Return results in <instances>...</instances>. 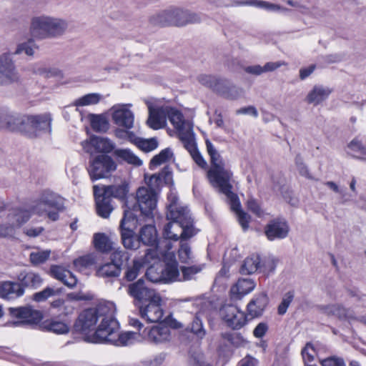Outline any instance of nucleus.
<instances>
[{"instance_id": "nucleus-16", "label": "nucleus", "mask_w": 366, "mask_h": 366, "mask_svg": "<svg viewBox=\"0 0 366 366\" xmlns=\"http://www.w3.org/2000/svg\"><path fill=\"white\" fill-rule=\"evenodd\" d=\"M131 104H117L112 107V118L114 123L126 129H130L134 127V114L129 109Z\"/></svg>"}, {"instance_id": "nucleus-60", "label": "nucleus", "mask_w": 366, "mask_h": 366, "mask_svg": "<svg viewBox=\"0 0 366 366\" xmlns=\"http://www.w3.org/2000/svg\"><path fill=\"white\" fill-rule=\"evenodd\" d=\"M44 77L45 78H55L56 79H62L64 77L63 71L56 67L45 66Z\"/></svg>"}, {"instance_id": "nucleus-47", "label": "nucleus", "mask_w": 366, "mask_h": 366, "mask_svg": "<svg viewBox=\"0 0 366 366\" xmlns=\"http://www.w3.org/2000/svg\"><path fill=\"white\" fill-rule=\"evenodd\" d=\"M127 186L125 184H121L117 186H109L104 189L103 193L109 197L110 196H112L116 198L124 199L127 195Z\"/></svg>"}, {"instance_id": "nucleus-7", "label": "nucleus", "mask_w": 366, "mask_h": 366, "mask_svg": "<svg viewBox=\"0 0 366 366\" xmlns=\"http://www.w3.org/2000/svg\"><path fill=\"white\" fill-rule=\"evenodd\" d=\"M172 248V244L164 241L153 249L157 259L159 261L162 259L164 261V267L162 265V272L164 274V282L182 281L174 254L170 252Z\"/></svg>"}, {"instance_id": "nucleus-61", "label": "nucleus", "mask_w": 366, "mask_h": 366, "mask_svg": "<svg viewBox=\"0 0 366 366\" xmlns=\"http://www.w3.org/2000/svg\"><path fill=\"white\" fill-rule=\"evenodd\" d=\"M201 271V267L198 266H192L188 267H182V280H190L192 276L199 272Z\"/></svg>"}, {"instance_id": "nucleus-2", "label": "nucleus", "mask_w": 366, "mask_h": 366, "mask_svg": "<svg viewBox=\"0 0 366 366\" xmlns=\"http://www.w3.org/2000/svg\"><path fill=\"white\" fill-rule=\"evenodd\" d=\"M51 122L49 114L21 115L8 107H0V129L18 132L34 137L41 131L50 132Z\"/></svg>"}, {"instance_id": "nucleus-41", "label": "nucleus", "mask_w": 366, "mask_h": 366, "mask_svg": "<svg viewBox=\"0 0 366 366\" xmlns=\"http://www.w3.org/2000/svg\"><path fill=\"white\" fill-rule=\"evenodd\" d=\"M114 154L118 158L127 162L129 164L135 166H140L142 164V160L132 153L129 149H119L114 151Z\"/></svg>"}, {"instance_id": "nucleus-46", "label": "nucleus", "mask_w": 366, "mask_h": 366, "mask_svg": "<svg viewBox=\"0 0 366 366\" xmlns=\"http://www.w3.org/2000/svg\"><path fill=\"white\" fill-rule=\"evenodd\" d=\"M134 142L139 149L145 152H152L158 147V142L156 138H136Z\"/></svg>"}, {"instance_id": "nucleus-14", "label": "nucleus", "mask_w": 366, "mask_h": 366, "mask_svg": "<svg viewBox=\"0 0 366 366\" xmlns=\"http://www.w3.org/2000/svg\"><path fill=\"white\" fill-rule=\"evenodd\" d=\"M19 79L15 61L11 52L0 54V86L8 85Z\"/></svg>"}, {"instance_id": "nucleus-58", "label": "nucleus", "mask_w": 366, "mask_h": 366, "mask_svg": "<svg viewBox=\"0 0 366 366\" xmlns=\"http://www.w3.org/2000/svg\"><path fill=\"white\" fill-rule=\"evenodd\" d=\"M46 327L48 330L56 334H66L69 332V326L62 322L52 321Z\"/></svg>"}, {"instance_id": "nucleus-49", "label": "nucleus", "mask_w": 366, "mask_h": 366, "mask_svg": "<svg viewBox=\"0 0 366 366\" xmlns=\"http://www.w3.org/2000/svg\"><path fill=\"white\" fill-rule=\"evenodd\" d=\"M51 250H39L33 251L29 254V259L33 265H39L44 263L49 258Z\"/></svg>"}, {"instance_id": "nucleus-26", "label": "nucleus", "mask_w": 366, "mask_h": 366, "mask_svg": "<svg viewBox=\"0 0 366 366\" xmlns=\"http://www.w3.org/2000/svg\"><path fill=\"white\" fill-rule=\"evenodd\" d=\"M154 252L153 249L147 250L144 257L137 258L133 260L132 264L127 267L125 272V278L128 281H132L137 277L139 272L144 264L152 263L154 259Z\"/></svg>"}, {"instance_id": "nucleus-3", "label": "nucleus", "mask_w": 366, "mask_h": 366, "mask_svg": "<svg viewBox=\"0 0 366 366\" xmlns=\"http://www.w3.org/2000/svg\"><path fill=\"white\" fill-rule=\"evenodd\" d=\"M67 28L68 23L65 19L49 16L35 17L31 25L33 34L40 38L60 36Z\"/></svg>"}, {"instance_id": "nucleus-52", "label": "nucleus", "mask_w": 366, "mask_h": 366, "mask_svg": "<svg viewBox=\"0 0 366 366\" xmlns=\"http://www.w3.org/2000/svg\"><path fill=\"white\" fill-rule=\"evenodd\" d=\"M96 262V258L93 254H86L76 259L74 261V267L79 271H81Z\"/></svg>"}, {"instance_id": "nucleus-50", "label": "nucleus", "mask_w": 366, "mask_h": 366, "mask_svg": "<svg viewBox=\"0 0 366 366\" xmlns=\"http://www.w3.org/2000/svg\"><path fill=\"white\" fill-rule=\"evenodd\" d=\"M321 311L327 315H334L339 318L346 316V310L339 305H322L320 307Z\"/></svg>"}, {"instance_id": "nucleus-42", "label": "nucleus", "mask_w": 366, "mask_h": 366, "mask_svg": "<svg viewBox=\"0 0 366 366\" xmlns=\"http://www.w3.org/2000/svg\"><path fill=\"white\" fill-rule=\"evenodd\" d=\"M173 158V152L169 148L162 150L158 154L153 157L150 161V168L153 169L162 164L169 162Z\"/></svg>"}, {"instance_id": "nucleus-10", "label": "nucleus", "mask_w": 366, "mask_h": 366, "mask_svg": "<svg viewBox=\"0 0 366 366\" xmlns=\"http://www.w3.org/2000/svg\"><path fill=\"white\" fill-rule=\"evenodd\" d=\"M117 169L114 159L106 154H99L89 161L88 172L92 180L109 177Z\"/></svg>"}, {"instance_id": "nucleus-57", "label": "nucleus", "mask_w": 366, "mask_h": 366, "mask_svg": "<svg viewBox=\"0 0 366 366\" xmlns=\"http://www.w3.org/2000/svg\"><path fill=\"white\" fill-rule=\"evenodd\" d=\"M294 297V292L292 291H289L283 295L282 301L277 308V312L280 315H283L286 313L287 308L293 301Z\"/></svg>"}, {"instance_id": "nucleus-55", "label": "nucleus", "mask_w": 366, "mask_h": 366, "mask_svg": "<svg viewBox=\"0 0 366 366\" xmlns=\"http://www.w3.org/2000/svg\"><path fill=\"white\" fill-rule=\"evenodd\" d=\"M92 128L97 132H106L109 129V123L105 117L101 115H93L91 118Z\"/></svg>"}, {"instance_id": "nucleus-31", "label": "nucleus", "mask_w": 366, "mask_h": 366, "mask_svg": "<svg viewBox=\"0 0 366 366\" xmlns=\"http://www.w3.org/2000/svg\"><path fill=\"white\" fill-rule=\"evenodd\" d=\"M24 289L20 282L6 281L1 284L0 297L4 299L11 300L22 296Z\"/></svg>"}, {"instance_id": "nucleus-38", "label": "nucleus", "mask_w": 366, "mask_h": 366, "mask_svg": "<svg viewBox=\"0 0 366 366\" xmlns=\"http://www.w3.org/2000/svg\"><path fill=\"white\" fill-rule=\"evenodd\" d=\"M94 244L95 248L102 252H107L113 247V242L104 233L94 234Z\"/></svg>"}, {"instance_id": "nucleus-9", "label": "nucleus", "mask_w": 366, "mask_h": 366, "mask_svg": "<svg viewBox=\"0 0 366 366\" xmlns=\"http://www.w3.org/2000/svg\"><path fill=\"white\" fill-rule=\"evenodd\" d=\"M137 224L138 219L133 214V211L128 207V209L124 211V217L119 226L122 244L127 249H137L139 247L141 240L139 237L137 239L134 233Z\"/></svg>"}, {"instance_id": "nucleus-27", "label": "nucleus", "mask_w": 366, "mask_h": 366, "mask_svg": "<svg viewBox=\"0 0 366 366\" xmlns=\"http://www.w3.org/2000/svg\"><path fill=\"white\" fill-rule=\"evenodd\" d=\"M167 219L169 221L178 222L182 224L193 227V220L189 211L186 207L182 205L178 207L167 206Z\"/></svg>"}, {"instance_id": "nucleus-20", "label": "nucleus", "mask_w": 366, "mask_h": 366, "mask_svg": "<svg viewBox=\"0 0 366 366\" xmlns=\"http://www.w3.org/2000/svg\"><path fill=\"white\" fill-rule=\"evenodd\" d=\"M82 147L89 153L93 152L92 149L97 152L109 153L114 149V144L107 137L92 136L82 142Z\"/></svg>"}, {"instance_id": "nucleus-21", "label": "nucleus", "mask_w": 366, "mask_h": 366, "mask_svg": "<svg viewBox=\"0 0 366 366\" xmlns=\"http://www.w3.org/2000/svg\"><path fill=\"white\" fill-rule=\"evenodd\" d=\"M144 337L155 344H162L169 342L172 339L171 329L167 325H157L151 328H146L142 332Z\"/></svg>"}, {"instance_id": "nucleus-48", "label": "nucleus", "mask_w": 366, "mask_h": 366, "mask_svg": "<svg viewBox=\"0 0 366 366\" xmlns=\"http://www.w3.org/2000/svg\"><path fill=\"white\" fill-rule=\"evenodd\" d=\"M185 148L189 152L190 154L192 157L194 161L198 164L200 167H205L207 165L206 162L202 158L199 152L197 150L195 142H194V137H192L191 146L187 144V142H183Z\"/></svg>"}, {"instance_id": "nucleus-43", "label": "nucleus", "mask_w": 366, "mask_h": 366, "mask_svg": "<svg viewBox=\"0 0 366 366\" xmlns=\"http://www.w3.org/2000/svg\"><path fill=\"white\" fill-rule=\"evenodd\" d=\"M178 257L180 262L185 264L193 263L195 259L190 246L187 242H181Z\"/></svg>"}, {"instance_id": "nucleus-63", "label": "nucleus", "mask_w": 366, "mask_h": 366, "mask_svg": "<svg viewBox=\"0 0 366 366\" xmlns=\"http://www.w3.org/2000/svg\"><path fill=\"white\" fill-rule=\"evenodd\" d=\"M146 182L148 185L147 188L155 191V189L157 188L162 182L161 174H152L148 179L146 178Z\"/></svg>"}, {"instance_id": "nucleus-1", "label": "nucleus", "mask_w": 366, "mask_h": 366, "mask_svg": "<svg viewBox=\"0 0 366 366\" xmlns=\"http://www.w3.org/2000/svg\"><path fill=\"white\" fill-rule=\"evenodd\" d=\"M116 308L113 302L104 301L97 307L84 310L79 316L74 327L76 330L89 333L94 332L97 341L102 342L108 336L107 330L113 331L117 327V320L114 317Z\"/></svg>"}, {"instance_id": "nucleus-39", "label": "nucleus", "mask_w": 366, "mask_h": 366, "mask_svg": "<svg viewBox=\"0 0 366 366\" xmlns=\"http://www.w3.org/2000/svg\"><path fill=\"white\" fill-rule=\"evenodd\" d=\"M260 259L258 255H252L245 259L241 267V272L244 274H253L259 267Z\"/></svg>"}, {"instance_id": "nucleus-34", "label": "nucleus", "mask_w": 366, "mask_h": 366, "mask_svg": "<svg viewBox=\"0 0 366 366\" xmlns=\"http://www.w3.org/2000/svg\"><path fill=\"white\" fill-rule=\"evenodd\" d=\"M17 279L24 289V287L36 289L41 286L44 281L39 273L32 271L21 272Z\"/></svg>"}, {"instance_id": "nucleus-37", "label": "nucleus", "mask_w": 366, "mask_h": 366, "mask_svg": "<svg viewBox=\"0 0 366 366\" xmlns=\"http://www.w3.org/2000/svg\"><path fill=\"white\" fill-rule=\"evenodd\" d=\"M139 239L144 244H154L157 241L156 227L151 224H146L142 227L139 231Z\"/></svg>"}, {"instance_id": "nucleus-53", "label": "nucleus", "mask_w": 366, "mask_h": 366, "mask_svg": "<svg viewBox=\"0 0 366 366\" xmlns=\"http://www.w3.org/2000/svg\"><path fill=\"white\" fill-rule=\"evenodd\" d=\"M111 258V262L122 269V267L124 264L129 260V254L125 251L117 249L112 252Z\"/></svg>"}, {"instance_id": "nucleus-56", "label": "nucleus", "mask_w": 366, "mask_h": 366, "mask_svg": "<svg viewBox=\"0 0 366 366\" xmlns=\"http://www.w3.org/2000/svg\"><path fill=\"white\" fill-rule=\"evenodd\" d=\"M199 81L203 85H205L214 90H219V85L222 84V81L216 76L209 75H202L199 77Z\"/></svg>"}, {"instance_id": "nucleus-64", "label": "nucleus", "mask_w": 366, "mask_h": 366, "mask_svg": "<svg viewBox=\"0 0 366 366\" xmlns=\"http://www.w3.org/2000/svg\"><path fill=\"white\" fill-rule=\"evenodd\" d=\"M247 205L248 209L249 211H251L252 212H253L257 216L261 217L262 215H263L264 212H263L262 209H261L259 204L255 199H249L247 201Z\"/></svg>"}, {"instance_id": "nucleus-29", "label": "nucleus", "mask_w": 366, "mask_h": 366, "mask_svg": "<svg viewBox=\"0 0 366 366\" xmlns=\"http://www.w3.org/2000/svg\"><path fill=\"white\" fill-rule=\"evenodd\" d=\"M94 194L96 199L97 214L103 218H107L113 210L111 198L105 195L104 193H101V190L97 185L94 186Z\"/></svg>"}, {"instance_id": "nucleus-23", "label": "nucleus", "mask_w": 366, "mask_h": 366, "mask_svg": "<svg viewBox=\"0 0 366 366\" xmlns=\"http://www.w3.org/2000/svg\"><path fill=\"white\" fill-rule=\"evenodd\" d=\"M290 227L283 219H274L267 224L264 233L267 239L272 241L276 239H284L287 237Z\"/></svg>"}, {"instance_id": "nucleus-6", "label": "nucleus", "mask_w": 366, "mask_h": 366, "mask_svg": "<svg viewBox=\"0 0 366 366\" xmlns=\"http://www.w3.org/2000/svg\"><path fill=\"white\" fill-rule=\"evenodd\" d=\"M16 208H26L29 209L31 215L32 214H46L50 219L55 221L59 218L56 211L62 208V199L52 192H44L31 206L17 207Z\"/></svg>"}, {"instance_id": "nucleus-54", "label": "nucleus", "mask_w": 366, "mask_h": 366, "mask_svg": "<svg viewBox=\"0 0 366 366\" xmlns=\"http://www.w3.org/2000/svg\"><path fill=\"white\" fill-rule=\"evenodd\" d=\"M61 292V289H54L53 287H47L42 291L35 293L33 296V299L36 302H42L47 300L49 297L56 295Z\"/></svg>"}, {"instance_id": "nucleus-28", "label": "nucleus", "mask_w": 366, "mask_h": 366, "mask_svg": "<svg viewBox=\"0 0 366 366\" xmlns=\"http://www.w3.org/2000/svg\"><path fill=\"white\" fill-rule=\"evenodd\" d=\"M332 89L323 85H315L305 97V102L314 106L319 105L327 100Z\"/></svg>"}, {"instance_id": "nucleus-8", "label": "nucleus", "mask_w": 366, "mask_h": 366, "mask_svg": "<svg viewBox=\"0 0 366 366\" xmlns=\"http://www.w3.org/2000/svg\"><path fill=\"white\" fill-rule=\"evenodd\" d=\"M31 218L29 209L26 208L14 207L9 210L6 222L0 223V237L11 238L16 234V230Z\"/></svg>"}, {"instance_id": "nucleus-4", "label": "nucleus", "mask_w": 366, "mask_h": 366, "mask_svg": "<svg viewBox=\"0 0 366 366\" xmlns=\"http://www.w3.org/2000/svg\"><path fill=\"white\" fill-rule=\"evenodd\" d=\"M149 21L154 25L161 26L169 25L181 26L188 23L199 22L200 18L194 13L180 9H169L154 14L150 17Z\"/></svg>"}, {"instance_id": "nucleus-13", "label": "nucleus", "mask_w": 366, "mask_h": 366, "mask_svg": "<svg viewBox=\"0 0 366 366\" xmlns=\"http://www.w3.org/2000/svg\"><path fill=\"white\" fill-rule=\"evenodd\" d=\"M195 234L196 231L194 227L182 224L178 222L169 221L164 227L163 237L164 239L159 242L157 245L164 241L169 242V240H185L192 237Z\"/></svg>"}, {"instance_id": "nucleus-33", "label": "nucleus", "mask_w": 366, "mask_h": 366, "mask_svg": "<svg viewBox=\"0 0 366 366\" xmlns=\"http://www.w3.org/2000/svg\"><path fill=\"white\" fill-rule=\"evenodd\" d=\"M268 297L265 292H260L254 296L247 305V310L252 317L262 315L267 305Z\"/></svg>"}, {"instance_id": "nucleus-25", "label": "nucleus", "mask_w": 366, "mask_h": 366, "mask_svg": "<svg viewBox=\"0 0 366 366\" xmlns=\"http://www.w3.org/2000/svg\"><path fill=\"white\" fill-rule=\"evenodd\" d=\"M162 299L158 296V300L149 301L148 305L140 308V313L142 317L145 318L148 322H157L160 321L164 315L162 308L161 307Z\"/></svg>"}, {"instance_id": "nucleus-40", "label": "nucleus", "mask_w": 366, "mask_h": 366, "mask_svg": "<svg viewBox=\"0 0 366 366\" xmlns=\"http://www.w3.org/2000/svg\"><path fill=\"white\" fill-rule=\"evenodd\" d=\"M121 269L112 262L100 266L97 270V275L100 277H115L119 276Z\"/></svg>"}, {"instance_id": "nucleus-11", "label": "nucleus", "mask_w": 366, "mask_h": 366, "mask_svg": "<svg viewBox=\"0 0 366 366\" xmlns=\"http://www.w3.org/2000/svg\"><path fill=\"white\" fill-rule=\"evenodd\" d=\"M137 204L134 211H139L141 215L152 219L157 206V193L146 187H139L136 193Z\"/></svg>"}, {"instance_id": "nucleus-62", "label": "nucleus", "mask_w": 366, "mask_h": 366, "mask_svg": "<svg viewBox=\"0 0 366 366\" xmlns=\"http://www.w3.org/2000/svg\"><path fill=\"white\" fill-rule=\"evenodd\" d=\"M191 330L196 334L199 337H202L204 335V330L202 327V321L198 317H196L193 320L191 325Z\"/></svg>"}, {"instance_id": "nucleus-35", "label": "nucleus", "mask_w": 366, "mask_h": 366, "mask_svg": "<svg viewBox=\"0 0 366 366\" xmlns=\"http://www.w3.org/2000/svg\"><path fill=\"white\" fill-rule=\"evenodd\" d=\"M237 6H251L257 8L263 9L268 11L278 12L287 11V9L282 7L279 4H273L264 0H247L242 1H237Z\"/></svg>"}, {"instance_id": "nucleus-51", "label": "nucleus", "mask_w": 366, "mask_h": 366, "mask_svg": "<svg viewBox=\"0 0 366 366\" xmlns=\"http://www.w3.org/2000/svg\"><path fill=\"white\" fill-rule=\"evenodd\" d=\"M100 99L101 96L99 94H88L77 99L74 102V105L76 107L94 105L97 104L100 101Z\"/></svg>"}, {"instance_id": "nucleus-32", "label": "nucleus", "mask_w": 366, "mask_h": 366, "mask_svg": "<svg viewBox=\"0 0 366 366\" xmlns=\"http://www.w3.org/2000/svg\"><path fill=\"white\" fill-rule=\"evenodd\" d=\"M254 282L249 278L239 279L230 289L232 298L241 299L243 296L251 292L255 287Z\"/></svg>"}, {"instance_id": "nucleus-5", "label": "nucleus", "mask_w": 366, "mask_h": 366, "mask_svg": "<svg viewBox=\"0 0 366 366\" xmlns=\"http://www.w3.org/2000/svg\"><path fill=\"white\" fill-rule=\"evenodd\" d=\"M206 147L212 164V168L207 172L209 180L214 187L217 189L223 187L227 189L225 187L230 183L232 174L224 168L220 155L209 140L206 141Z\"/></svg>"}, {"instance_id": "nucleus-30", "label": "nucleus", "mask_w": 366, "mask_h": 366, "mask_svg": "<svg viewBox=\"0 0 366 366\" xmlns=\"http://www.w3.org/2000/svg\"><path fill=\"white\" fill-rule=\"evenodd\" d=\"M50 274L54 278L61 281L69 288H74L77 284V279L75 275L62 266L51 265Z\"/></svg>"}, {"instance_id": "nucleus-24", "label": "nucleus", "mask_w": 366, "mask_h": 366, "mask_svg": "<svg viewBox=\"0 0 366 366\" xmlns=\"http://www.w3.org/2000/svg\"><path fill=\"white\" fill-rule=\"evenodd\" d=\"M148 109L147 126L155 130L164 127L167 124V107H157L149 105Z\"/></svg>"}, {"instance_id": "nucleus-45", "label": "nucleus", "mask_w": 366, "mask_h": 366, "mask_svg": "<svg viewBox=\"0 0 366 366\" xmlns=\"http://www.w3.org/2000/svg\"><path fill=\"white\" fill-rule=\"evenodd\" d=\"M36 48L35 43L31 40L19 43L17 44L15 51L11 53L12 56L14 55H20L23 53L29 56H32L34 54V51Z\"/></svg>"}, {"instance_id": "nucleus-12", "label": "nucleus", "mask_w": 366, "mask_h": 366, "mask_svg": "<svg viewBox=\"0 0 366 366\" xmlns=\"http://www.w3.org/2000/svg\"><path fill=\"white\" fill-rule=\"evenodd\" d=\"M167 117L177 129L178 136L182 142H187L191 146L192 137H194L193 125L191 122L185 120L183 114L174 108L167 107Z\"/></svg>"}, {"instance_id": "nucleus-15", "label": "nucleus", "mask_w": 366, "mask_h": 366, "mask_svg": "<svg viewBox=\"0 0 366 366\" xmlns=\"http://www.w3.org/2000/svg\"><path fill=\"white\" fill-rule=\"evenodd\" d=\"M225 188L227 189H224L223 187H220L218 188V190L227 197L230 204L231 209L232 210L235 212L238 219V222L240 224L241 227H242L243 230L247 229L251 219L250 216L247 213L244 212L243 210L241 209V205L239 198L237 196V194L232 192V186L231 183L227 184Z\"/></svg>"}, {"instance_id": "nucleus-22", "label": "nucleus", "mask_w": 366, "mask_h": 366, "mask_svg": "<svg viewBox=\"0 0 366 366\" xmlns=\"http://www.w3.org/2000/svg\"><path fill=\"white\" fill-rule=\"evenodd\" d=\"M10 312L13 317L21 320V322L25 324H37L43 317L39 310L31 306L11 308Z\"/></svg>"}, {"instance_id": "nucleus-59", "label": "nucleus", "mask_w": 366, "mask_h": 366, "mask_svg": "<svg viewBox=\"0 0 366 366\" xmlns=\"http://www.w3.org/2000/svg\"><path fill=\"white\" fill-rule=\"evenodd\" d=\"M302 355L306 366H314L313 365H310L314 360L316 355L315 350L311 344L306 345L302 351Z\"/></svg>"}, {"instance_id": "nucleus-44", "label": "nucleus", "mask_w": 366, "mask_h": 366, "mask_svg": "<svg viewBox=\"0 0 366 366\" xmlns=\"http://www.w3.org/2000/svg\"><path fill=\"white\" fill-rule=\"evenodd\" d=\"M347 153L355 158H363L365 154L364 144L357 138H355L347 146Z\"/></svg>"}, {"instance_id": "nucleus-18", "label": "nucleus", "mask_w": 366, "mask_h": 366, "mask_svg": "<svg viewBox=\"0 0 366 366\" xmlns=\"http://www.w3.org/2000/svg\"><path fill=\"white\" fill-rule=\"evenodd\" d=\"M220 312L223 320L232 329H239L246 322L244 313L234 305H225L221 309Z\"/></svg>"}, {"instance_id": "nucleus-19", "label": "nucleus", "mask_w": 366, "mask_h": 366, "mask_svg": "<svg viewBox=\"0 0 366 366\" xmlns=\"http://www.w3.org/2000/svg\"><path fill=\"white\" fill-rule=\"evenodd\" d=\"M119 324L117 322V327L112 332L107 330L108 337L103 338L102 342H107L117 346H127L132 345L140 338V334L134 332H125L118 333Z\"/></svg>"}, {"instance_id": "nucleus-36", "label": "nucleus", "mask_w": 366, "mask_h": 366, "mask_svg": "<svg viewBox=\"0 0 366 366\" xmlns=\"http://www.w3.org/2000/svg\"><path fill=\"white\" fill-rule=\"evenodd\" d=\"M161 261L157 259V256L154 257L152 260V265L146 272L147 278L152 282H164V274L162 272Z\"/></svg>"}, {"instance_id": "nucleus-17", "label": "nucleus", "mask_w": 366, "mask_h": 366, "mask_svg": "<svg viewBox=\"0 0 366 366\" xmlns=\"http://www.w3.org/2000/svg\"><path fill=\"white\" fill-rule=\"evenodd\" d=\"M127 292L134 299L141 302H149L152 300L157 301L159 296L155 290L149 288L142 279L130 284L128 286Z\"/></svg>"}]
</instances>
